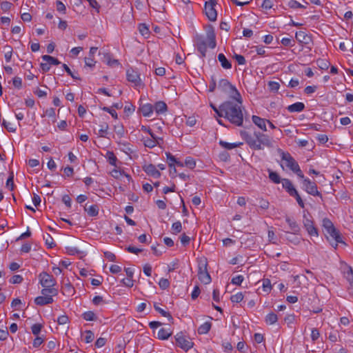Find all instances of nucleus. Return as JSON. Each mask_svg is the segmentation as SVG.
Instances as JSON below:
<instances>
[{
    "mask_svg": "<svg viewBox=\"0 0 353 353\" xmlns=\"http://www.w3.org/2000/svg\"><path fill=\"white\" fill-rule=\"evenodd\" d=\"M243 100L240 102L226 101L220 105L219 117H224L232 124L236 126H242L243 123V114L242 107Z\"/></svg>",
    "mask_w": 353,
    "mask_h": 353,
    "instance_id": "obj_1",
    "label": "nucleus"
},
{
    "mask_svg": "<svg viewBox=\"0 0 353 353\" xmlns=\"http://www.w3.org/2000/svg\"><path fill=\"white\" fill-rule=\"evenodd\" d=\"M241 137L245 140L249 147L254 150H263L264 147L272 148V139L268 134L254 131L253 134L246 131H241Z\"/></svg>",
    "mask_w": 353,
    "mask_h": 353,
    "instance_id": "obj_2",
    "label": "nucleus"
},
{
    "mask_svg": "<svg viewBox=\"0 0 353 353\" xmlns=\"http://www.w3.org/2000/svg\"><path fill=\"white\" fill-rule=\"evenodd\" d=\"M194 45L200 52L202 58L205 57L207 52V47L214 49L216 46V36L212 27L206 30V37L200 34H196L194 37Z\"/></svg>",
    "mask_w": 353,
    "mask_h": 353,
    "instance_id": "obj_3",
    "label": "nucleus"
},
{
    "mask_svg": "<svg viewBox=\"0 0 353 353\" xmlns=\"http://www.w3.org/2000/svg\"><path fill=\"white\" fill-rule=\"evenodd\" d=\"M218 88L227 94L230 98L237 102H240L241 99H242L236 87L232 85L227 79H221L218 84Z\"/></svg>",
    "mask_w": 353,
    "mask_h": 353,
    "instance_id": "obj_4",
    "label": "nucleus"
},
{
    "mask_svg": "<svg viewBox=\"0 0 353 353\" xmlns=\"http://www.w3.org/2000/svg\"><path fill=\"white\" fill-rule=\"evenodd\" d=\"M279 152L281 155V160L285 162V165L290 170L296 174V175L301 179L304 178V174L300 169V167L293 157L289 153L283 152L281 150H279Z\"/></svg>",
    "mask_w": 353,
    "mask_h": 353,
    "instance_id": "obj_5",
    "label": "nucleus"
},
{
    "mask_svg": "<svg viewBox=\"0 0 353 353\" xmlns=\"http://www.w3.org/2000/svg\"><path fill=\"white\" fill-rule=\"evenodd\" d=\"M282 185L284 189L288 192V193L291 196L296 199L299 205L301 208H305V204L301 199V196L299 195L297 190L294 187L293 184L292 183L291 181L288 179H283L282 180Z\"/></svg>",
    "mask_w": 353,
    "mask_h": 353,
    "instance_id": "obj_6",
    "label": "nucleus"
},
{
    "mask_svg": "<svg viewBox=\"0 0 353 353\" xmlns=\"http://www.w3.org/2000/svg\"><path fill=\"white\" fill-rule=\"evenodd\" d=\"M208 263L206 260H201L198 265V277L200 281L204 284L211 282V276L208 271Z\"/></svg>",
    "mask_w": 353,
    "mask_h": 353,
    "instance_id": "obj_7",
    "label": "nucleus"
},
{
    "mask_svg": "<svg viewBox=\"0 0 353 353\" xmlns=\"http://www.w3.org/2000/svg\"><path fill=\"white\" fill-rule=\"evenodd\" d=\"M324 232L327 239L334 248H337L339 243H343L339 232L335 228V227H333Z\"/></svg>",
    "mask_w": 353,
    "mask_h": 353,
    "instance_id": "obj_8",
    "label": "nucleus"
},
{
    "mask_svg": "<svg viewBox=\"0 0 353 353\" xmlns=\"http://www.w3.org/2000/svg\"><path fill=\"white\" fill-rule=\"evenodd\" d=\"M303 184L304 190L309 194L312 196H319L321 199H323L322 194L320 192L318 191L317 185L314 182L306 178L303 179Z\"/></svg>",
    "mask_w": 353,
    "mask_h": 353,
    "instance_id": "obj_9",
    "label": "nucleus"
},
{
    "mask_svg": "<svg viewBox=\"0 0 353 353\" xmlns=\"http://www.w3.org/2000/svg\"><path fill=\"white\" fill-rule=\"evenodd\" d=\"M176 344L185 351H188L193 347V342L186 338L182 332L177 333L174 336Z\"/></svg>",
    "mask_w": 353,
    "mask_h": 353,
    "instance_id": "obj_10",
    "label": "nucleus"
},
{
    "mask_svg": "<svg viewBox=\"0 0 353 353\" xmlns=\"http://www.w3.org/2000/svg\"><path fill=\"white\" fill-rule=\"evenodd\" d=\"M39 283L43 288L54 287L56 285V280L52 275L42 272L39 274Z\"/></svg>",
    "mask_w": 353,
    "mask_h": 353,
    "instance_id": "obj_11",
    "label": "nucleus"
},
{
    "mask_svg": "<svg viewBox=\"0 0 353 353\" xmlns=\"http://www.w3.org/2000/svg\"><path fill=\"white\" fill-rule=\"evenodd\" d=\"M126 76L128 81L133 83L136 86L141 85V81L138 71L133 68L128 69Z\"/></svg>",
    "mask_w": 353,
    "mask_h": 353,
    "instance_id": "obj_12",
    "label": "nucleus"
},
{
    "mask_svg": "<svg viewBox=\"0 0 353 353\" xmlns=\"http://www.w3.org/2000/svg\"><path fill=\"white\" fill-rule=\"evenodd\" d=\"M205 12L210 21H214L216 20L217 12L214 6H212L211 3H205Z\"/></svg>",
    "mask_w": 353,
    "mask_h": 353,
    "instance_id": "obj_13",
    "label": "nucleus"
},
{
    "mask_svg": "<svg viewBox=\"0 0 353 353\" xmlns=\"http://www.w3.org/2000/svg\"><path fill=\"white\" fill-rule=\"evenodd\" d=\"M304 218H305L304 216ZM304 227L307 231L308 234L310 236H318L317 229L314 227L313 221L309 219H305L304 220Z\"/></svg>",
    "mask_w": 353,
    "mask_h": 353,
    "instance_id": "obj_14",
    "label": "nucleus"
},
{
    "mask_svg": "<svg viewBox=\"0 0 353 353\" xmlns=\"http://www.w3.org/2000/svg\"><path fill=\"white\" fill-rule=\"evenodd\" d=\"M143 168L147 174L151 176L154 178H159L161 176V172L157 170L155 165L153 164L145 165Z\"/></svg>",
    "mask_w": 353,
    "mask_h": 353,
    "instance_id": "obj_15",
    "label": "nucleus"
},
{
    "mask_svg": "<svg viewBox=\"0 0 353 353\" xmlns=\"http://www.w3.org/2000/svg\"><path fill=\"white\" fill-rule=\"evenodd\" d=\"M154 107L150 103H145L141 105L139 108V112H140L143 117H149L153 113Z\"/></svg>",
    "mask_w": 353,
    "mask_h": 353,
    "instance_id": "obj_16",
    "label": "nucleus"
},
{
    "mask_svg": "<svg viewBox=\"0 0 353 353\" xmlns=\"http://www.w3.org/2000/svg\"><path fill=\"white\" fill-rule=\"evenodd\" d=\"M54 301L52 296H39L35 298L34 303L38 305H45L48 304H50Z\"/></svg>",
    "mask_w": 353,
    "mask_h": 353,
    "instance_id": "obj_17",
    "label": "nucleus"
},
{
    "mask_svg": "<svg viewBox=\"0 0 353 353\" xmlns=\"http://www.w3.org/2000/svg\"><path fill=\"white\" fill-rule=\"evenodd\" d=\"M252 122L256 126H258L261 130H262L264 132L267 131V128H266L267 120L266 119L261 118L256 115H253L252 117Z\"/></svg>",
    "mask_w": 353,
    "mask_h": 353,
    "instance_id": "obj_18",
    "label": "nucleus"
},
{
    "mask_svg": "<svg viewBox=\"0 0 353 353\" xmlns=\"http://www.w3.org/2000/svg\"><path fill=\"white\" fill-rule=\"evenodd\" d=\"M285 221L288 223L289 228L293 234H296L299 232L300 228L294 219L287 216Z\"/></svg>",
    "mask_w": 353,
    "mask_h": 353,
    "instance_id": "obj_19",
    "label": "nucleus"
},
{
    "mask_svg": "<svg viewBox=\"0 0 353 353\" xmlns=\"http://www.w3.org/2000/svg\"><path fill=\"white\" fill-rule=\"evenodd\" d=\"M295 38L299 43L305 44H307L310 41V37L303 31L296 32Z\"/></svg>",
    "mask_w": 353,
    "mask_h": 353,
    "instance_id": "obj_20",
    "label": "nucleus"
},
{
    "mask_svg": "<svg viewBox=\"0 0 353 353\" xmlns=\"http://www.w3.org/2000/svg\"><path fill=\"white\" fill-rule=\"evenodd\" d=\"M159 140H162V139L159 138L154 134V138L151 137L143 139V143L145 147L153 148L159 144Z\"/></svg>",
    "mask_w": 353,
    "mask_h": 353,
    "instance_id": "obj_21",
    "label": "nucleus"
},
{
    "mask_svg": "<svg viewBox=\"0 0 353 353\" xmlns=\"http://www.w3.org/2000/svg\"><path fill=\"white\" fill-rule=\"evenodd\" d=\"M305 109V105L301 102H296L288 106L287 110L290 112H300Z\"/></svg>",
    "mask_w": 353,
    "mask_h": 353,
    "instance_id": "obj_22",
    "label": "nucleus"
},
{
    "mask_svg": "<svg viewBox=\"0 0 353 353\" xmlns=\"http://www.w3.org/2000/svg\"><path fill=\"white\" fill-rule=\"evenodd\" d=\"M154 107V110H155L157 114H163L165 112L168 110V106L164 101H159L155 103Z\"/></svg>",
    "mask_w": 353,
    "mask_h": 353,
    "instance_id": "obj_23",
    "label": "nucleus"
},
{
    "mask_svg": "<svg viewBox=\"0 0 353 353\" xmlns=\"http://www.w3.org/2000/svg\"><path fill=\"white\" fill-rule=\"evenodd\" d=\"M218 60L221 63V66L224 69H230L232 68V64L230 61L226 58V57L223 54L220 53L218 55Z\"/></svg>",
    "mask_w": 353,
    "mask_h": 353,
    "instance_id": "obj_24",
    "label": "nucleus"
},
{
    "mask_svg": "<svg viewBox=\"0 0 353 353\" xmlns=\"http://www.w3.org/2000/svg\"><path fill=\"white\" fill-rule=\"evenodd\" d=\"M84 210L90 216H96L99 214V207L97 205H92L89 207H87V205H85Z\"/></svg>",
    "mask_w": 353,
    "mask_h": 353,
    "instance_id": "obj_25",
    "label": "nucleus"
},
{
    "mask_svg": "<svg viewBox=\"0 0 353 353\" xmlns=\"http://www.w3.org/2000/svg\"><path fill=\"white\" fill-rule=\"evenodd\" d=\"M41 293L42 295L52 296V297L54 296L57 295L58 290L56 288H54L53 287H46L41 290Z\"/></svg>",
    "mask_w": 353,
    "mask_h": 353,
    "instance_id": "obj_26",
    "label": "nucleus"
},
{
    "mask_svg": "<svg viewBox=\"0 0 353 353\" xmlns=\"http://www.w3.org/2000/svg\"><path fill=\"white\" fill-rule=\"evenodd\" d=\"M172 334V332L165 328H161L158 332V339L161 340L168 339Z\"/></svg>",
    "mask_w": 353,
    "mask_h": 353,
    "instance_id": "obj_27",
    "label": "nucleus"
},
{
    "mask_svg": "<svg viewBox=\"0 0 353 353\" xmlns=\"http://www.w3.org/2000/svg\"><path fill=\"white\" fill-rule=\"evenodd\" d=\"M242 144H243V143H228V142H226L225 141H222V140L219 141V145L221 147H223V148L227 149V150L234 149V148H235L236 147H239V146L241 145Z\"/></svg>",
    "mask_w": 353,
    "mask_h": 353,
    "instance_id": "obj_28",
    "label": "nucleus"
},
{
    "mask_svg": "<svg viewBox=\"0 0 353 353\" xmlns=\"http://www.w3.org/2000/svg\"><path fill=\"white\" fill-rule=\"evenodd\" d=\"M212 326V323L210 322H205L203 324L201 325L198 328V333L199 334H207Z\"/></svg>",
    "mask_w": 353,
    "mask_h": 353,
    "instance_id": "obj_29",
    "label": "nucleus"
},
{
    "mask_svg": "<svg viewBox=\"0 0 353 353\" xmlns=\"http://www.w3.org/2000/svg\"><path fill=\"white\" fill-rule=\"evenodd\" d=\"M278 320L277 315L274 312H270L268 314L265 316V323L268 325L274 324Z\"/></svg>",
    "mask_w": 353,
    "mask_h": 353,
    "instance_id": "obj_30",
    "label": "nucleus"
},
{
    "mask_svg": "<svg viewBox=\"0 0 353 353\" xmlns=\"http://www.w3.org/2000/svg\"><path fill=\"white\" fill-rule=\"evenodd\" d=\"M42 59L46 62H48L50 65H59L61 62L57 59L50 55H43Z\"/></svg>",
    "mask_w": 353,
    "mask_h": 353,
    "instance_id": "obj_31",
    "label": "nucleus"
},
{
    "mask_svg": "<svg viewBox=\"0 0 353 353\" xmlns=\"http://www.w3.org/2000/svg\"><path fill=\"white\" fill-rule=\"evenodd\" d=\"M269 173V179L274 183L279 184L280 183L281 179L279 174L276 172H274L271 170H268Z\"/></svg>",
    "mask_w": 353,
    "mask_h": 353,
    "instance_id": "obj_32",
    "label": "nucleus"
},
{
    "mask_svg": "<svg viewBox=\"0 0 353 353\" xmlns=\"http://www.w3.org/2000/svg\"><path fill=\"white\" fill-rule=\"evenodd\" d=\"M111 174L115 179H118L120 176H123L126 179L128 182H130V180H131V176L129 174H124L123 172H121L120 170H116V169H114L111 172Z\"/></svg>",
    "mask_w": 353,
    "mask_h": 353,
    "instance_id": "obj_33",
    "label": "nucleus"
},
{
    "mask_svg": "<svg viewBox=\"0 0 353 353\" xmlns=\"http://www.w3.org/2000/svg\"><path fill=\"white\" fill-rule=\"evenodd\" d=\"M154 307L155 310L158 312L159 314H161L163 316L168 317L170 321H172L173 320L172 316L169 312L165 311L164 310L159 307L156 303H154Z\"/></svg>",
    "mask_w": 353,
    "mask_h": 353,
    "instance_id": "obj_34",
    "label": "nucleus"
},
{
    "mask_svg": "<svg viewBox=\"0 0 353 353\" xmlns=\"http://www.w3.org/2000/svg\"><path fill=\"white\" fill-rule=\"evenodd\" d=\"M82 317L85 321H89L97 320L96 314L92 311H88V312L83 313Z\"/></svg>",
    "mask_w": 353,
    "mask_h": 353,
    "instance_id": "obj_35",
    "label": "nucleus"
},
{
    "mask_svg": "<svg viewBox=\"0 0 353 353\" xmlns=\"http://www.w3.org/2000/svg\"><path fill=\"white\" fill-rule=\"evenodd\" d=\"M317 65L321 70H327L330 66V63L326 59H319L316 61Z\"/></svg>",
    "mask_w": 353,
    "mask_h": 353,
    "instance_id": "obj_36",
    "label": "nucleus"
},
{
    "mask_svg": "<svg viewBox=\"0 0 353 353\" xmlns=\"http://www.w3.org/2000/svg\"><path fill=\"white\" fill-rule=\"evenodd\" d=\"M263 290L265 292L269 293L272 290V285L270 280L268 279H264L263 280Z\"/></svg>",
    "mask_w": 353,
    "mask_h": 353,
    "instance_id": "obj_37",
    "label": "nucleus"
},
{
    "mask_svg": "<svg viewBox=\"0 0 353 353\" xmlns=\"http://www.w3.org/2000/svg\"><path fill=\"white\" fill-rule=\"evenodd\" d=\"M6 187L9 188L11 191H12L14 188L13 172H11L9 177L7 179Z\"/></svg>",
    "mask_w": 353,
    "mask_h": 353,
    "instance_id": "obj_38",
    "label": "nucleus"
},
{
    "mask_svg": "<svg viewBox=\"0 0 353 353\" xmlns=\"http://www.w3.org/2000/svg\"><path fill=\"white\" fill-rule=\"evenodd\" d=\"M172 234H176L182 230V225L180 221L174 222L172 225Z\"/></svg>",
    "mask_w": 353,
    "mask_h": 353,
    "instance_id": "obj_39",
    "label": "nucleus"
},
{
    "mask_svg": "<svg viewBox=\"0 0 353 353\" xmlns=\"http://www.w3.org/2000/svg\"><path fill=\"white\" fill-rule=\"evenodd\" d=\"M243 294L242 292H238L236 294L231 296L230 300L232 303H240L243 299Z\"/></svg>",
    "mask_w": 353,
    "mask_h": 353,
    "instance_id": "obj_40",
    "label": "nucleus"
},
{
    "mask_svg": "<svg viewBox=\"0 0 353 353\" xmlns=\"http://www.w3.org/2000/svg\"><path fill=\"white\" fill-rule=\"evenodd\" d=\"M334 227L332 222L327 218H325L323 219V228L324 232L326 230H329L332 228Z\"/></svg>",
    "mask_w": 353,
    "mask_h": 353,
    "instance_id": "obj_41",
    "label": "nucleus"
},
{
    "mask_svg": "<svg viewBox=\"0 0 353 353\" xmlns=\"http://www.w3.org/2000/svg\"><path fill=\"white\" fill-rule=\"evenodd\" d=\"M184 164L190 169H194L196 166L195 161L190 157H188L185 159Z\"/></svg>",
    "mask_w": 353,
    "mask_h": 353,
    "instance_id": "obj_42",
    "label": "nucleus"
},
{
    "mask_svg": "<svg viewBox=\"0 0 353 353\" xmlns=\"http://www.w3.org/2000/svg\"><path fill=\"white\" fill-rule=\"evenodd\" d=\"M139 30L141 35L144 37H147L148 35H149V29L145 23H141L139 25Z\"/></svg>",
    "mask_w": 353,
    "mask_h": 353,
    "instance_id": "obj_43",
    "label": "nucleus"
},
{
    "mask_svg": "<svg viewBox=\"0 0 353 353\" xmlns=\"http://www.w3.org/2000/svg\"><path fill=\"white\" fill-rule=\"evenodd\" d=\"M2 125L10 132H14L17 130L16 127H14L13 124H12L10 122L6 121L4 119L3 121Z\"/></svg>",
    "mask_w": 353,
    "mask_h": 353,
    "instance_id": "obj_44",
    "label": "nucleus"
},
{
    "mask_svg": "<svg viewBox=\"0 0 353 353\" xmlns=\"http://www.w3.org/2000/svg\"><path fill=\"white\" fill-rule=\"evenodd\" d=\"M23 281V278L22 276L19 274H15L12 276V278L10 279V283L12 284H19L22 283Z\"/></svg>",
    "mask_w": 353,
    "mask_h": 353,
    "instance_id": "obj_45",
    "label": "nucleus"
},
{
    "mask_svg": "<svg viewBox=\"0 0 353 353\" xmlns=\"http://www.w3.org/2000/svg\"><path fill=\"white\" fill-rule=\"evenodd\" d=\"M347 278L350 284V287L349 288L350 292L353 294V270L352 269L347 272Z\"/></svg>",
    "mask_w": 353,
    "mask_h": 353,
    "instance_id": "obj_46",
    "label": "nucleus"
},
{
    "mask_svg": "<svg viewBox=\"0 0 353 353\" xmlns=\"http://www.w3.org/2000/svg\"><path fill=\"white\" fill-rule=\"evenodd\" d=\"M42 327V325L40 323H35L32 325L31 327L32 334L35 336H38L41 330Z\"/></svg>",
    "mask_w": 353,
    "mask_h": 353,
    "instance_id": "obj_47",
    "label": "nucleus"
},
{
    "mask_svg": "<svg viewBox=\"0 0 353 353\" xmlns=\"http://www.w3.org/2000/svg\"><path fill=\"white\" fill-rule=\"evenodd\" d=\"M46 241V244L50 248L54 247L56 245L55 243L54 242V240L52 237L50 236V234H47L46 236L43 237Z\"/></svg>",
    "mask_w": 353,
    "mask_h": 353,
    "instance_id": "obj_48",
    "label": "nucleus"
},
{
    "mask_svg": "<svg viewBox=\"0 0 353 353\" xmlns=\"http://www.w3.org/2000/svg\"><path fill=\"white\" fill-rule=\"evenodd\" d=\"M165 154L167 157V160L168 161V165L170 168H172V166L174 165L175 162H176V159L170 152H166Z\"/></svg>",
    "mask_w": 353,
    "mask_h": 353,
    "instance_id": "obj_49",
    "label": "nucleus"
},
{
    "mask_svg": "<svg viewBox=\"0 0 353 353\" xmlns=\"http://www.w3.org/2000/svg\"><path fill=\"white\" fill-rule=\"evenodd\" d=\"M85 341L87 343H91L94 339V333L91 330H86L85 331Z\"/></svg>",
    "mask_w": 353,
    "mask_h": 353,
    "instance_id": "obj_50",
    "label": "nucleus"
},
{
    "mask_svg": "<svg viewBox=\"0 0 353 353\" xmlns=\"http://www.w3.org/2000/svg\"><path fill=\"white\" fill-rule=\"evenodd\" d=\"M108 128H109L108 124L106 123H104L103 124L101 125V128L99 130V136L101 137H105Z\"/></svg>",
    "mask_w": 353,
    "mask_h": 353,
    "instance_id": "obj_51",
    "label": "nucleus"
},
{
    "mask_svg": "<svg viewBox=\"0 0 353 353\" xmlns=\"http://www.w3.org/2000/svg\"><path fill=\"white\" fill-rule=\"evenodd\" d=\"M159 285L162 290H166L170 286V281L167 279L161 278L159 282Z\"/></svg>",
    "mask_w": 353,
    "mask_h": 353,
    "instance_id": "obj_52",
    "label": "nucleus"
},
{
    "mask_svg": "<svg viewBox=\"0 0 353 353\" xmlns=\"http://www.w3.org/2000/svg\"><path fill=\"white\" fill-rule=\"evenodd\" d=\"M107 156H108L109 163L112 165H116V162H117V159L116 156L114 155V154L112 152H108Z\"/></svg>",
    "mask_w": 353,
    "mask_h": 353,
    "instance_id": "obj_53",
    "label": "nucleus"
},
{
    "mask_svg": "<svg viewBox=\"0 0 353 353\" xmlns=\"http://www.w3.org/2000/svg\"><path fill=\"white\" fill-rule=\"evenodd\" d=\"M244 280L242 275H238L232 279L231 283L234 285H240Z\"/></svg>",
    "mask_w": 353,
    "mask_h": 353,
    "instance_id": "obj_54",
    "label": "nucleus"
},
{
    "mask_svg": "<svg viewBox=\"0 0 353 353\" xmlns=\"http://www.w3.org/2000/svg\"><path fill=\"white\" fill-rule=\"evenodd\" d=\"M269 89L272 92H277L279 89L280 85L276 81H270L268 83Z\"/></svg>",
    "mask_w": 353,
    "mask_h": 353,
    "instance_id": "obj_55",
    "label": "nucleus"
},
{
    "mask_svg": "<svg viewBox=\"0 0 353 353\" xmlns=\"http://www.w3.org/2000/svg\"><path fill=\"white\" fill-rule=\"evenodd\" d=\"M13 85L18 89H20L22 86V79L19 77H15L12 79Z\"/></svg>",
    "mask_w": 353,
    "mask_h": 353,
    "instance_id": "obj_56",
    "label": "nucleus"
},
{
    "mask_svg": "<svg viewBox=\"0 0 353 353\" xmlns=\"http://www.w3.org/2000/svg\"><path fill=\"white\" fill-rule=\"evenodd\" d=\"M45 114L47 117L53 119V120H52L53 122H54L56 121L55 110L54 108H50L47 109L46 110Z\"/></svg>",
    "mask_w": 353,
    "mask_h": 353,
    "instance_id": "obj_57",
    "label": "nucleus"
},
{
    "mask_svg": "<svg viewBox=\"0 0 353 353\" xmlns=\"http://www.w3.org/2000/svg\"><path fill=\"white\" fill-rule=\"evenodd\" d=\"M288 6L292 9L302 8V4H301L296 0H290L288 2Z\"/></svg>",
    "mask_w": 353,
    "mask_h": 353,
    "instance_id": "obj_58",
    "label": "nucleus"
},
{
    "mask_svg": "<svg viewBox=\"0 0 353 353\" xmlns=\"http://www.w3.org/2000/svg\"><path fill=\"white\" fill-rule=\"evenodd\" d=\"M269 202L263 199H259V206L263 210H267L269 208Z\"/></svg>",
    "mask_w": 353,
    "mask_h": 353,
    "instance_id": "obj_59",
    "label": "nucleus"
},
{
    "mask_svg": "<svg viewBox=\"0 0 353 353\" xmlns=\"http://www.w3.org/2000/svg\"><path fill=\"white\" fill-rule=\"evenodd\" d=\"M63 68L65 71L74 79H80V78L75 75L70 69V68L65 63L63 64Z\"/></svg>",
    "mask_w": 353,
    "mask_h": 353,
    "instance_id": "obj_60",
    "label": "nucleus"
},
{
    "mask_svg": "<svg viewBox=\"0 0 353 353\" xmlns=\"http://www.w3.org/2000/svg\"><path fill=\"white\" fill-rule=\"evenodd\" d=\"M285 322L288 326L293 324L295 321V316L294 314L287 315L284 319Z\"/></svg>",
    "mask_w": 353,
    "mask_h": 353,
    "instance_id": "obj_61",
    "label": "nucleus"
},
{
    "mask_svg": "<svg viewBox=\"0 0 353 353\" xmlns=\"http://www.w3.org/2000/svg\"><path fill=\"white\" fill-rule=\"evenodd\" d=\"M66 252L70 255L79 254L81 252L75 247H66Z\"/></svg>",
    "mask_w": 353,
    "mask_h": 353,
    "instance_id": "obj_62",
    "label": "nucleus"
},
{
    "mask_svg": "<svg viewBox=\"0 0 353 353\" xmlns=\"http://www.w3.org/2000/svg\"><path fill=\"white\" fill-rule=\"evenodd\" d=\"M68 316L67 315H61L58 317L57 323L59 325H65L68 322Z\"/></svg>",
    "mask_w": 353,
    "mask_h": 353,
    "instance_id": "obj_63",
    "label": "nucleus"
},
{
    "mask_svg": "<svg viewBox=\"0 0 353 353\" xmlns=\"http://www.w3.org/2000/svg\"><path fill=\"white\" fill-rule=\"evenodd\" d=\"M11 7L12 3L8 1H3L1 3V9L4 12L9 10L11 8Z\"/></svg>",
    "mask_w": 353,
    "mask_h": 353,
    "instance_id": "obj_64",
    "label": "nucleus"
}]
</instances>
